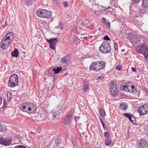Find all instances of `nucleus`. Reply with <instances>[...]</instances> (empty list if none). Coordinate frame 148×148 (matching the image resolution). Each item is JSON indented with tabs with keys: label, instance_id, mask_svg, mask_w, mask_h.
I'll list each match as a JSON object with an SVG mask.
<instances>
[{
	"label": "nucleus",
	"instance_id": "obj_1",
	"mask_svg": "<svg viewBox=\"0 0 148 148\" xmlns=\"http://www.w3.org/2000/svg\"><path fill=\"white\" fill-rule=\"evenodd\" d=\"M105 62L102 61H95L92 63L90 66L91 70L98 71L103 69L105 66Z\"/></svg>",
	"mask_w": 148,
	"mask_h": 148
},
{
	"label": "nucleus",
	"instance_id": "obj_2",
	"mask_svg": "<svg viewBox=\"0 0 148 148\" xmlns=\"http://www.w3.org/2000/svg\"><path fill=\"white\" fill-rule=\"evenodd\" d=\"M136 50L137 52L143 55L145 59L148 58V46L143 44L136 47Z\"/></svg>",
	"mask_w": 148,
	"mask_h": 148
},
{
	"label": "nucleus",
	"instance_id": "obj_3",
	"mask_svg": "<svg viewBox=\"0 0 148 148\" xmlns=\"http://www.w3.org/2000/svg\"><path fill=\"white\" fill-rule=\"evenodd\" d=\"M111 49L110 43L107 41H104L99 47L100 51L104 54L109 53Z\"/></svg>",
	"mask_w": 148,
	"mask_h": 148
},
{
	"label": "nucleus",
	"instance_id": "obj_4",
	"mask_svg": "<svg viewBox=\"0 0 148 148\" xmlns=\"http://www.w3.org/2000/svg\"><path fill=\"white\" fill-rule=\"evenodd\" d=\"M18 76L16 74H13L10 77L8 83V86L12 88L15 87L18 85Z\"/></svg>",
	"mask_w": 148,
	"mask_h": 148
},
{
	"label": "nucleus",
	"instance_id": "obj_5",
	"mask_svg": "<svg viewBox=\"0 0 148 148\" xmlns=\"http://www.w3.org/2000/svg\"><path fill=\"white\" fill-rule=\"evenodd\" d=\"M136 147L139 148H146L148 146L147 142L144 139H140L136 142Z\"/></svg>",
	"mask_w": 148,
	"mask_h": 148
},
{
	"label": "nucleus",
	"instance_id": "obj_6",
	"mask_svg": "<svg viewBox=\"0 0 148 148\" xmlns=\"http://www.w3.org/2000/svg\"><path fill=\"white\" fill-rule=\"evenodd\" d=\"M140 115L146 114L148 112V104H144L141 106L138 110Z\"/></svg>",
	"mask_w": 148,
	"mask_h": 148
},
{
	"label": "nucleus",
	"instance_id": "obj_7",
	"mask_svg": "<svg viewBox=\"0 0 148 148\" xmlns=\"http://www.w3.org/2000/svg\"><path fill=\"white\" fill-rule=\"evenodd\" d=\"M66 108L65 106H63L61 107L58 110L56 111L53 114V119L57 120L60 117V114L61 113L62 111L64 110Z\"/></svg>",
	"mask_w": 148,
	"mask_h": 148
},
{
	"label": "nucleus",
	"instance_id": "obj_8",
	"mask_svg": "<svg viewBox=\"0 0 148 148\" xmlns=\"http://www.w3.org/2000/svg\"><path fill=\"white\" fill-rule=\"evenodd\" d=\"M12 139L1 136L0 137V144L5 146L9 145L11 143Z\"/></svg>",
	"mask_w": 148,
	"mask_h": 148
},
{
	"label": "nucleus",
	"instance_id": "obj_9",
	"mask_svg": "<svg viewBox=\"0 0 148 148\" xmlns=\"http://www.w3.org/2000/svg\"><path fill=\"white\" fill-rule=\"evenodd\" d=\"M116 82L112 81L111 84L110 92L112 96L115 97L117 95L116 86L115 85Z\"/></svg>",
	"mask_w": 148,
	"mask_h": 148
},
{
	"label": "nucleus",
	"instance_id": "obj_10",
	"mask_svg": "<svg viewBox=\"0 0 148 148\" xmlns=\"http://www.w3.org/2000/svg\"><path fill=\"white\" fill-rule=\"evenodd\" d=\"M72 115V111H70L67 113L64 120L62 122L65 125L69 124L70 122L71 119Z\"/></svg>",
	"mask_w": 148,
	"mask_h": 148
},
{
	"label": "nucleus",
	"instance_id": "obj_11",
	"mask_svg": "<svg viewBox=\"0 0 148 148\" xmlns=\"http://www.w3.org/2000/svg\"><path fill=\"white\" fill-rule=\"evenodd\" d=\"M5 38H3L1 42L0 45V47L3 49H6L8 47L10 42L8 40L5 39Z\"/></svg>",
	"mask_w": 148,
	"mask_h": 148
},
{
	"label": "nucleus",
	"instance_id": "obj_12",
	"mask_svg": "<svg viewBox=\"0 0 148 148\" xmlns=\"http://www.w3.org/2000/svg\"><path fill=\"white\" fill-rule=\"evenodd\" d=\"M14 36L13 33L10 32L8 33L3 38H5V39L8 40L10 42H11L14 39Z\"/></svg>",
	"mask_w": 148,
	"mask_h": 148
},
{
	"label": "nucleus",
	"instance_id": "obj_13",
	"mask_svg": "<svg viewBox=\"0 0 148 148\" xmlns=\"http://www.w3.org/2000/svg\"><path fill=\"white\" fill-rule=\"evenodd\" d=\"M29 105V108L28 113H31L36 112L37 109L36 105L33 103H30Z\"/></svg>",
	"mask_w": 148,
	"mask_h": 148
},
{
	"label": "nucleus",
	"instance_id": "obj_14",
	"mask_svg": "<svg viewBox=\"0 0 148 148\" xmlns=\"http://www.w3.org/2000/svg\"><path fill=\"white\" fill-rule=\"evenodd\" d=\"M30 103H24L22 107H21V110L23 112L28 113L29 109V108Z\"/></svg>",
	"mask_w": 148,
	"mask_h": 148
},
{
	"label": "nucleus",
	"instance_id": "obj_15",
	"mask_svg": "<svg viewBox=\"0 0 148 148\" xmlns=\"http://www.w3.org/2000/svg\"><path fill=\"white\" fill-rule=\"evenodd\" d=\"M57 42V38H51V40L49 42L50 47L52 49H54L55 46L56 45Z\"/></svg>",
	"mask_w": 148,
	"mask_h": 148
},
{
	"label": "nucleus",
	"instance_id": "obj_16",
	"mask_svg": "<svg viewBox=\"0 0 148 148\" xmlns=\"http://www.w3.org/2000/svg\"><path fill=\"white\" fill-rule=\"evenodd\" d=\"M44 18L51 19L53 18L52 16L51 12L45 9V12L44 14Z\"/></svg>",
	"mask_w": 148,
	"mask_h": 148
},
{
	"label": "nucleus",
	"instance_id": "obj_17",
	"mask_svg": "<svg viewBox=\"0 0 148 148\" xmlns=\"http://www.w3.org/2000/svg\"><path fill=\"white\" fill-rule=\"evenodd\" d=\"M45 12V9H40L37 11L36 14L39 17L44 18Z\"/></svg>",
	"mask_w": 148,
	"mask_h": 148
},
{
	"label": "nucleus",
	"instance_id": "obj_18",
	"mask_svg": "<svg viewBox=\"0 0 148 148\" xmlns=\"http://www.w3.org/2000/svg\"><path fill=\"white\" fill-rule=\"evenodd\" d=\"M70 57L69 56H66L61 59V61L62 64H66L70 62Z\"/></svg>",
	"mask_w": 148,
	"mask_h": 148
},
{
	"label": "nucleus",
	"instance_id": "obj_19",
	"mask_svg": "<svg viewBox=\"0 0 148 148\" xmlns=\"http://www.w3.org/2000/svg\"><path fill=\"white\" fill-rule=\"evenodd\" d=\"M102 20L104 23L106 27L108 29H109L110 27V23L108 20L104 17L102 18Z\"/></svg>",
	"mask_w": 148,
	"mask_h": 148
},
{
	"label": "nucleus",
	"instance_id": "obj_20",
	"mask_svg": "<svg viewBox=\"0 0 148 148\" xmlns=\"http://www.w3.org/2000/svg\"><path fill=\"white\" fill-rule=\"evenodd\" d=\"M84 25L86 26L90 22V19H89V16H86L84 17L83 19Z\"/></svg>",
	"mask_w": 148,
	"mask_h": 148
},
{
	"label": "nucleus",
	"instance_id": "obj_21",
	"mask_svg": "<svg viewBox=\"0 0 148 148\" xmlns=\"http://www.w3.org/2000/svg\"><path fill=\"white\" fill-rule=\"evenodd\" d=\"M119 108L122 110H126L127 108V103L125 102H122L119 106Z\"/></svg>",
	"mask_w": 148,
	"mask_h": 148
},
{
	"label": "nucleus",
	"instance_id": "obj_22",
	"mask_svg": "<svg viewBox=\"0 0 148 148\" xmlns=\"http://www.w3.org/2000/svg\"><path fill=\"white\" fill-rule=\"evenodd\" d=\"M142 1L143 3L141 6L145 9L148 8V0H142Z\"/></svg>",
	"mask_w": 148,
	"mask_h": 148
},
{
	"label": "nucleus",
	"instance_id": "obj_23",
	"mask_svg": "<svg viewBox=\"0 0 148 148\" xmlns=\"http://www.w3.org/2000/svg\"><path fill=\"white\" fill-rule=\"evenodd\" d=\"M140 0H132L131 3V6L132 7L134 6V7H136L140 1Z\"/></svg>",
	"mask_w": 148,
	"mask_h": 148
},
{
	"label": "nucleus",
	"instance_id": "obj_24",
	"mask_svg": "<svg viewBox=\"0 0 148 148\" xmlns=\"http://www.w3.org/2000/svg\"><path fill=\"white\" fill-rule=\"evenodd\" d=\"M62 70V68L61 67H58L56 69L53 68L52 71H54L55 74H57L59 73Z\"/></svg>",
	"mask_w": 148,
	"mask_h": 148
},
{
	"label": "nucleus",
	"instance_id": "obj_25",
	"mask_svg": "<svg viewBox=\"0 0 148 148\" xmlns=\"http://www.w3.org/2000/svg\"><path fill=\"white\" fill-rule=\"evenodd\" d=\"M18 51L17 49H15L14 51H12L11 53V56L12 57H18Z\"/></svg>",
	"mask_w": 148,
	"mask_h": 148
},
{
	"label": "nucleus",
	"instance_id": "obj_26",
	"mask_svg": "<svg viewBox=\"0 0 148 148\" xmlns=\"http://www.w3.org/2000/svg\"><path fill=\"white\" fill-rule=\"evenodd\" d=\"M131 89H130V92L132 93H134V92L138 93V91L136 88L135 87L134 85H132L131 86Z\"/></svg>",
	"mask_w": 148,
	"mask_h": 148
},
{
	"label": "nucleus",
	"instance_id": "obj_27",
	"mask_svg": "<svg viewBox=\"0 0 148 148\" xmlns=\"http://www.w3.org/2000/svg\"><path fill=\"white\" fill-rule=\"evenodd\" d=\"M105 144L106 145L109 146L111 143V140L109 138H106L105 140Z\"/></svg>",
	"mask_w": 148,
	"mask_h": 148
},
{
	"label": "nucleus",
	"instance_id": "obj_28",
	"mask_svg": "<svg viewBox=\"0 0 148 148\" xmlns=\"http://www.w3.org/2000/svg\"><path fill=\"white\" fill-rule=\"evenodd\" d=\"M83 89L85 92H87L89 89V86L88 84L86 83V84H84L83 87Z\"/></svg>",
	"mask_w": 148,
	"mask_h": 148
},
{
	"label": "nucleus",
	"instance_id": "obj_29",
	"mask_svg": "<svg viewBox=\"0 0 148 148\" xmlns=\"http://www.w3.org/2000/svg\"><path fill=\"white\" fill-rule=\"evenodd\" d=\"M61 143V140L60 139L58 138L56 139L55 141V144L56 147H58Z\"/></svg>",
	"mask_w": 148,
	"mask_h": 148
},
{
	"label": "nucleus",
	"instance_id": "obj_30",
	"mask_svg": "<svg viewBox=\"0 0 148 148\" xmlns=\"http://www.w3.org/2000/svg\"><path fill=\"white\" fill-rule=\"evenodd\" d=\"M6 130V127L4 125H0V132L4 131Z\"/></svg>",
	"mask_w": 148,
	"mask_h": 148
},
{
	"label": "nucleus",
	"instance_id": "obj_31",
	"mask_svg": "<svg viewBox=\"0 0 148 148\" xmlns=\"http://www.w3.org/2000/svg\"><path fill=\"white\" fill-rule=\"evenodd\" d=\"M99 114L102 117L105 116V114L104 111L102 109H100L99 111Z\"/></svg>",
	"mask_w": 148,
	"mask_h": 148
},
{
	"label": "nucleus",
	"instance_id": "obj_32",
	"mask_svg": "<svg viewBox=\"0 0 148 148\" xmlns=\"http://www.w3.org/2000/svg\"><path fill=\"white\" fill-rule=\"evenodd\" d=\"M25 5L28 6H30L32 4L31 0H25Z\"/></svg>",
	"mask_w": 148,
	"mask_h": 148
},
{
	"label": "nucleus",
	"instance_id": "obj_33",
	"mask_svg": "<svg viewBox=\"0 0 148 148\" xmlns=\"http://www.w3.org/2000/svg\"><path fill=\"white\" fill-rule=\"evenodd\" d=\"M129 87H130L129 85V86H127L124 85V87L123 89L127 92H130V89H129Z\"/></svg>",
	"mask_w": 148,
	"mask_h": 148
},
{
	"label": "nucleus",
	"instance_id": "obj_34",
	"mask_svg": "<svg viewBox=\"0 0 148 148\" xmlns=\"http://www.w3.org/2000/svg\"><path fill=\"white\" fill-rule=\"evenodd\" d=\"M72 143L74 146L76 147L77 146V144L76 142V138H73L71 140Z\"/></svg>",
	"mask_w": 148,
	"mask_h": 148
},
{
	"label": "nucleus",
	"instance_id": "obj_35",
	"mask_svg": "<svg viewBox=\"0 0 148 148\" xmlns=\"http://www.w3.org/2000/svg\"><path fill=\"white\" fill-rule=\"evenodd\" d=\"M103 77L104 76L103 75H101L97 77L96 80L97 81V82H99V81L103 79Z\"/></svg>",
	"mask_w": 148,
	"mask_h": 148
},
{
	"label": "nucleus",
	"instance_id": "obj_36",
	"mask_svg": "<svg viewBox=\"0 0 148 148\" xmlns=\"http://www.w3.org/2000/svg\"><path fill=\"white\" fill-rule=\"evenodd\" d=\"M6 95L7 97V100L8 101H9L11 99V93L10 92H7Z\"/></svg>",
	"mask_w": 148,
	"mask_h": 148
},
{
	"label": "nucleus",
	"instance_id": "obj_37",
	"mask_svg": "<svg viewBox=\"0 0 148 148\" xmlns=\"http://www.w3.org/2000/svg\"><path fill=\"white\" fill-rule=\"evenodd\" d=\"M123 115L125 117L128 118H130V117L132 116V114L129 113H124L123 114Z\"/></svg>",
	"mask_w": 148,
	"mask_h": 148
},
{
	"label": "nucleus",
	"instance_id": "obj_38",
	"mask_svg": "<svg viewBox=\"0 0 148 148\" xmlns=\"http://www.w3.org/2000/svg\"><path fill=\"white\" fill-rule=\"evenodd\" d=\"M59 24L56 27V28L57 29H60V30H61L63 28V25L61 23V22L60 21Z\"/></svg>",
	"mask_w": 148,
	"mask_h": 148
},
{
	"label": "nucleus",
	"instance_id": "obj_39",
	"mask_svg": "<svg viewBox=\"0 0 148 148\" xmlns=\"http://www.w3.org/2000/svg\"><path fill=\"white\" fill-rule=\"evenodd\" d=\"M63 3L64 6L65 7H68L69 6V3L68 1H64V2H63Z\"/></svg>",
	"mask_w": 148,
	"mask_h": 148
},
{
	"label": "nucleus",
	"instance_id": "obj_40",
	"mask_svg": "<svg viewBox=\"0 0 148 148\" xmlns=\"http://www.w3.org/2000/svg\"><path fill=\"white\" fill-rule=\"evenodd\" d=\"M104 135L105 137H106L107 138H108L109 137L110 134L108 132H104Z\"/></svg>",
	"mask_w": 148,
	"mask_h": 148
},
{
	"label": "nucleus",
	"instance_id": "obj_41",
	"mask_svg": "<svg viewBox=\"0 0 148 148\" xmlns=\"http://www.w3.org/2000/svg\"><path fill=\"white\" fill-rule=\"evenodd\" d=\"M106 10H109L108 12H112V8H111L110 6H108L107 8L105 9Z\"/></svg>",
	"mask_w": 148,
	"mask_h": 148
},
{
	"label": "nucleus",
	"instance_id": "obj_42",
	"mask_svg": "<svg viewBox=\"0 0 148 148\" xmlns=\"http://www.w3.org/2000/svg\"><path fill=\"white\" fill-rule=\"evenodd\" d=\"M122 68V66L120 65H118L116 66V69L118 70L119 71H120Z\"/></svg>",
	"mask_w": 148,
	"mask_h": 148
},
{
	"label": "nucleus",
	"instance_id": "obj_43",
	"mask_svg": "<svg viewBox=\"0 0 148 148\" xmlns=\"http://www.w3.org/2000/svg\"><path fill=\"white\" fill-rule=\"evenodd\" d=\"M103 39L104 40H110V38H109L108 36L107 35H106L103 37Z\"/></svg>",
	"mask_w": 148,
	"mask_h": 148
},
{
	"label": "nucleus",
	"instance_id": "obj_44",
	"mask_svg": "<svg viewBox=\"0 0 148 148\" xmlns=\"http://www.w3.org/2000/svg\"><path fill=\"white\" fill-rule=\"evenodd\" d=\"M80 117L79 116H75V117L74 119L75 120L76 122H77L78 121L80 120Z\"/></svg>",
	"mask_w": 148,
	"mask_h": 148
},
{
	"label": "nucleus",
	"instance_id": "obj_45",
	"mask_svg": "<svg viewBox=\"0 0 148 148\" xmlns=\"http://www.w3.org/2000/svg\"><path fill=\"white\" fill-rule=\"evenodd\" d=\"M14 148H27V147H26L25 146L23 145H20L17 146L16 147Z\"/></svg>",
	"mask_w": 148,
	"mask_h": 148
},
{
	"label": "nucleus",
	"instance_id": "obj_46",
	"mask_svg": "<svg viewBox=\"0 0 148 148\" xmlns=\"http://www.w3.org/2000/svg\"><path fill=\"white\" fill-rule=\"evenodd\" d=\"M114 48L115 51H116L118 49V44L116 42H115L114 43Z\"/></svg>",
	"mask_w": 148,
	"mask_h": 148
},
{
	"label": "nucleus",
	"instance_id": "obj_47",
	"mask_svg": "<svg viewBox=\"0 0 148 148\" xmlns=\"http://www.w3.org/2000/svg\"><path fill=\"white\" fill-rule=\"evenodd\" d=\"M100 122H101L102 125V126L103 127L104 129H105V124L103 122V121H102V120L101 119H99Z\"/></svg>",
	"mask_w": 148,
	"mask_h": 148
},
{
	"label": "nucleus",
	"instance_id": "obj_48",
	"mask_svg": "<svg viewBox=\"0 0 148 148\" xmlns=\"http://www.w3.org/2000/svg\"><path fill=\"white\" fill-rule=\"evenodd\" d=\"M3 104L4 105H3V106L5 107H6L7 106V103H6V101H3Z\"/></svg>",
	"mask_w": 148,
	"mask_h": 148
},
{
	"label": "nucleus",
	"instance_id": "obj_49",
	"mask_svg": "<svg viewBox=\"0 0 148 148\" xmlns=\"http://www.w3.org/2000/svg\"><path fill=\"white\" fill-rule=\"evenodd\" d=\"M124 87V85H123L122 86H121L120 88V89L122 90H124V89H123Z\"/></svg>",
	"mask_w": 148,
	"mask_h": 148
},
{
	"label": "nucleus",
	"instance_id": "obj_50",
	"mask_svg": "<svg viewBox=\"0 0 148 148\" xmlns=\"http://www.w3.org/2000/svg\"><path fill=\"white\" fill-rule=\"evenodd\" d=\"M131 69L133 71H136V69L134 67H132L131 68Z\"/></svg>",
	"mask_w": 148,
	"mask_h": 148
},
{
	"label": "nucleus",
	"instance_id": "obj_51",
	"mask_svg": "<svg viewBox=\"0 0 148 148\" xmlns=\"http://www.w3.org/2000/svg\"><path fill=\"white\" fill-rule=\"evenodd\" d=\"M37 130L39 133H40L41 132V130L40 129V127H38L37 128Z\"/></svg>",
	"mask_w": 148,
	"mask_h": 148
},
{
	"label": "nucleus",
	"instance_id": "obj_52",
	"mask_svg": "<svg viewBox=\"0 0 148 148\" xmlns=\"http://www.w3.org/2000/svg\"><path fill=\"white\" fill-rule=\"evenodd\" d=\"M77 32V28H75L74 30H73V32L75 33H76Z\"/></svg>",
	"mask_w": 148,
	"mask_h": 148
},
{
	"label": "nucleus",
	"instance_id": "obj_53",
	"mask_svg": "<svg viewBox=\"0 0 148 148\" xmlns=\"http://www.w3.org/2000/svg\"><path fill=\"white\" fill-rule=\"evenodd\" d=\"M83 21H82L81 20L79 21V23L80 24L84 25V23H83Z\"/></svg>",
	"mask_w": 148,
	"mask_h": 148
},
{
	"label": "nucleus",
	"instance_id": "obj_54",
	"mask_svg": "<svg viewBox=\"0 0 148 148\" xmlns=\"http://www.w3.org/2000/svg\"><path fill=\"white\" fill-rule=\"evenodd\" d=\"M132 116L130 117V118H129L128 119H129L130 121L132 123L133 122V121L132 120Z\"/></svg>",
	"mask_w": 148,
	"mask_h": 148
},
{
	"label": "nucleus",
	"instance_id": "obj_55",
	"mask_svg": "<svg viewBox=\"0 0 148 148\" xmlns=\"http://www.w3.org/2000/svg\"><path fill=\"white\" fill-rule=\"evenodd\" d=\"M51 40V38H50V39H47V41L49 43V44L50 42V41Z\"/></svg>",
	"mask_w": 148,
	"mask_h": 148
},
{
	"label": "nucleus",
	"instance_id": "obj_56",
	"mask_svg": "<svg viewBox=\"0 0 148 148\" xmlns=\"http://www.w3.org/2000/svg\"><path fill=\"white\" fill-rule=\"evenodd\" d=\"M93 28V27L92 26H89V28L90 29H92Z\"/></svg>",
	"mask_w": 148,
	"mask_h": 148
},
{
	"label": "nucleus",
	"instance_id": "obj_57",
	"mask_svg": "<svg viewBox=\"0 0 148 148\" xmlns=\"http://www.w3.org/2000/svg\"><path fill=\"white\" fill-rule=\"evenodd\" d=\"M130 41H131V42L132 43H133V42H135L134 41H134H133V40H132V39H130Z\"/></svg>",
	"mask_w": 148,
	"mask_h": 148
},
{
	"label": "nucleus",
	"instance_id": "obj_58",
	"mask_svg": "<svg viewBox=\"0 0 148 148\" xmlns=\"http://www.w3.org/2000/svg\"><path fill=\"white\" fill-rule=\"evenodd\" d=\"M144 11V10H141L140 11V13H141L142 12L143 13V12Z\"/></svg>",
	"mask_w": 148,
	"mask_h": 148
},
{
	"label": "nucleus",
	"instance_id": "obj_59",
	"mask_svg": "<svg viewBox=\"0 0 148 148\" xmlns=\"http://www.w3.org/2000/svg\"><path fill=\"white\" fill-rule=\"evenodd\" d=\"M84 39L85 40H86L88 39L87 38V37H84Z\"/></svg>",
	"mask_w": 148,
	"mask_h": 148
},
{
	"label": "nucleus",
	"instance_id": "obj_60",
	"mask_svg": "<svg viewBox=\"0 0 148 148\" xmlns=\"http://www.w3.org/2000/svg\"><path fill=\"white\" fill-rule=\"evenodd\" d=\"M92 36H90V37H90V38H92Z\"/></svg>",
	"mask_w": 148,
	"mask_h": 148
},
{
	"label": "nucleus",
	"instance_id": "obj_61",
	"mask_svg": "<svg viewBox=\"0 0 148 148\" xmlns=\"http://www.w3.org/2000/svg\"><path fill=\"white\" fill-rule=\"evenodd\" d=\"M57 0H53V1L54 2H56L57 1Z\"/></svg>",
	"mask_w": 148,
	"mask_h": 148
},
{
	"label": "nucleus",
	"instance_id": "obj_62",
	"mask_svg": "<svg viewBox=\"0 0 148 148\" xmlns=\"http://www.w3.org/2000/svg\"><path fill=\"white\" fill-rule=\"evenodd\" d=\"M31 133L32 134H34V133L33 132H31Z\"/></svg>",
	"mask_w": 148,
	"mask_h": 148
},
{
	"label": "nucleus",
	"instance_id": "obj_63",
	"mask_svg": "<svg viewBox=\"0 0 148 148\" xmlns=\"http://www.w3.org/2000/svg\"><path fill=\"white\" fill-rule=\"evenodd\" d=\"M27 148H30V147H28V146H27Z\"/></svg>",
	"mask_w": 148,
	"mask_h": 148
},
{
	"label": "nucleus",
	"instance_id": "obj_64",
	"mask_svg": "<svg viewBox=\"0 0 148 148\" xmlns=\"http://www.w3.org/2000/svg\"><path fill=\"white\" fill-rule=\"evenodd\" d=\"M121 51H122V52H123V51H124V50L122 49V50H121Z\"/></svg>",
	"mask_w": 148,
	"mask_h": 148
}]
</instances>
